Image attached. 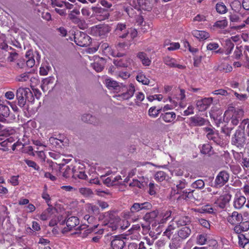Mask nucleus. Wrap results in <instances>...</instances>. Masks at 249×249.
<instances>
[{
    "instance_id": "nucleus-1",
    "label": "nucleus",
    "mask_w": 249,
    "mask_h": 249,
    "mask_svg": "<svg viewBox=\"0 0 249 249\" xmlns=\"http://www.w3.org/2000/svg\"><path fill=\"white\" fill-rule=\"evenodd\" d=\"M16 98L18 104L20 107H24L27 101L33 103L35 100L33 94L28 88H19L17 90Z\"/></svg>"
},
{
    "instance_id": "nucleus-2",
    "label": "nucleus",
    "mask_w": 249,
    "mask_h": 249,
    "mask_svg": "<svg viewBox=\"0 0 249 249\" xmlns=\"http://www.w3.org/2000/svg\"><path fill=\"white\" fill-rule=\"evenodd\" d=\"M246 143V137L245 136V128L241 127V124L236 130L231 139V144L236 146L239 149L244 148Z\"/></svg>"
},
{
    "instance_id": "nucleus-3",
    "label": "nucleus",
    "mask_w": 249,
    "mask_h": 249,
    "mask_svg": "<svg viewBox=\"0 0 249 249\" xmlns=\"http://www.w3.org/2000/svg\"><path fill=\"white\" fill-rule=\"evenodd\" d=\"M152 208V204L148 201L142 203H134L130 208L128 216H132L136 213H145L146 211L151 210Z\"/></svg>"
},
{
    "instance_id": "nucleus-4",
    "label": "nucleus",
    "mask_w": 249,
    "mask_h": 249,
    "mask_svg": "<svg viewBox=\"0 0 249 249\" xmlns=\"http://www.w3.org/2000/svg\"><path fill=\"white\" fill-rule=\"evenodd\" d=\"M230 175L227 172H220L215 178L214 187L217 188L222 187L228 181Z\"/></svg>"
},
{
    "instance_id": "nucleus-5",
    "label": "nucleus",
    "mask_w": 249,
    "mask_h": 249,
    "mask_svg": "<svg viewBox=\"0 0 249 249\" xmlns=\"http://www.w3.org/2000/svg\"><path fill=\"white\" fill-rule=\"evenodd\" d=\"M249 230V218L244 216L237 224L234 226L233 230L236 234L247 231Z\"/></svg>"
},
{
    "instance_id": "nucleus-6",
    "label": "nucleus",
    "mask_w": 249,
    "mask_h": 249,
    "mask_svg": "<svg viewBox=\"0 0 249 249\" xmlns=\"http://www.w3.org/2000/svg\"><path fill=\"white\" fill-rule=\"evenodd\" d=\"M79 224V220L76 216L67 217L66 221V227H64L62 230V233L65 234L71 231L76 226Z\"/></svg>"
},
{
    "instance_id": "nucleus-7",
    "label": "nucleus",
    "mask_w": 249,
    "mask_h": 249,
    "mask_svg": "<svg viewBox=\"0 0 249 249\" xmlns=\"http://www.w3.org/2000/svg\"><path fill=\"white\" fill-rule=\"evenodd\" d=\"M231 195L229 193L221 195L215 201L216 204L221 209H224L230 202Z\"/></svg>"
},
{
    "instance_id": "nucleus-8",
    "label": "nucleus",
    "mask_w": 249,
    "mask_h": 249,
    "mask_svg": "<svg viewBox=\"0 0 249 249\" xmlns=\"http://www.w3.org/2000/svg\"><path fill=\"white\" fill-rule=\"evenodd\" d=\"M213 98L212 97L204 98L196 102V106L199 111L206 110L212 104Z\"/></svg>"
},
{
    "instance_id": "nucleus-9",
    "label": "nucleus",
    "mask_w": 249,
    "mask_h": 249,
    "mask_svg": "<svg viewBox=\"0 0 249 249\" xmlns=\"http://www.w3.org/2000/svg\"><path fill=\"white\" fill-rule=\"evenodd\" d=\"M189 120V125L193 127L201 126L209 123L208 120L198 115L190 117Z\"/></svg>"
},
{
    "instance_id": "nucleus-10",
    "label": "nucleus",
    "mask_w": 249,
    "mask_h": 249,
    "mask_svg": "<svg viewBox=\"0 0 249 249\" xmlns=\"http://www.w3.org/2000/svg\"><path fill=\"white\" fill-rule=\"evenodd\" d=\"M106 84L108 89H113L117 92L125 90L124 89H125V86L123 84L119 85L118 82L111 79H107Z\"/></svg>"
},
{
    "instance_id": "nucleus-11",
    "label": "nucleus",
    "mask_w": 249,
    "mask_h": 249,
    "mask_svg": "<svg viewBox=\"0 0 249 249\" xmlns=\"http://www.w3.org/2000/svg\"><path fill=\"white\" fill-rule=\"evenodd\" d=\"M90 37L86 34L82 33L80 35H76L74 36V42L78 46L81 47L87 46L88 45Z\"/></svg>"
},
{
    "instance_id": "nucleus-12",
    "label": "nucleus",
    "mask_w": 249,
    "mask_h": 249,
    "mask_svg": "<svg viewBox=\"0 0 249 249\" xmlns=\"http://www.w3.org/2000/svg\"><path fill=\"white\" fill-rule=\"evenodd\" d=\"M124 89L125 90L121 91L122 93L117 96L123 100H128L133 96L135 91V87L133 84H131L128 87L125 86ZM119 92L118 91V92Z\"/></svg>"
},
{
    "instance_id": "nucleus-13",
    "label": "nucleus",
    "mask_w": 249,
    "mask_h": 249,
    "mask_svg": "<svg viewBox=\"0 0 249 249\" xmlns=\"http://www.w3.org/2000/svg\"><path fill=\"white\" fill-rule=\"evenodd\" d=\"M115 34L120 38H125L129 33L125 24L119 23L116 25Z\"/></svg>"
},
{
    "instance_id": "nucleus-14",
    "label": "nucleus",
    "mask_w": 249,
    "mask_h": 249,
    "mask_svg": "<svg viewBox=\"0 0 249 249\" xmlns=\"http://www.w3.org/2000/svg\"><path fill=\"white\" fill-rule=\"evenodd\" d=\"M244 216H243L241 213H239L236 211H234L231 213V215L227 217V221L232 225H236L237 224Z\"/></svg>"
},
{
    "instance_id": "nucleus-15",
    "label": "nucleus",
    "mask_w": 249,
    "mask_h": 249,
    "mask_svg": "<svg viewBox=\"0 0 249 249\" xmlns=\"http://www.w3.org/2000/svg\"><path fill=\"white\" fill-rule=\"evenodd\" d=\"M96 61L91 64V67L98 72H101L104 68L106 63V60L102 57H96Z\"/></svg>"
},
{
    "instance_id": "nucleus-16",
    "label": "nucleus",
    "mask_w": 249,
    "mask_h": 249,
    "mask_svg": "<svg viewBox=\"0 0 249 249\" xmlns=\"http://www.w3.org/2000/svg\"><path fill=\"white\" fill-rule=\"evenodd\" d=\"M176 115L174 112H167L164 113H161L160 118L156 121L157 124L161 123L160 119H162L166 123H171L176 118Z\"/></svg>"
},
{
    "instance_id": "nucleus-17",
    "label": "nucleus",
    "mask_w": 249,
    "mask_h": 249,
    "mask_svg": "<svg viewBox=\"0 0 249 249\" xmlns=\"http://www.w3.org/2000/svg\"><path fill=\"white\" fill-rule=\"evenodd\" d=\"M238 234L239 246L244 249H249V234L241 233Z\"/></svg>"
},
{
    "instance_id": "nucleus-18",
    "label": "nucleus",
    "mask_w": 249,
    "mask_h": 249,
    "mask_svg": "<svg viewBox=\"0 0 249 249\" xmlns=\"http://www.w3.org/2000/svg\"><path fill=\"white\" fill-rule=\"evenodd\" d=\"M80 11L77 9H74L68 14V18L73 23L77 24L78 27H80V24H82V20L80 19L75 15H79Z\"/></svg>"
},
{
    "instance_id": "nucleus-19",
    "label": "nucleus",
    "mask_w": 249,
    "mask_h": 249,
    "mask_svg": "<svg viewBox=\"0 0 249 249\" xmlns=\"http://www.w3.org/2000/svg\"><path fill=\"white\" fill-rule=\"evenodd\" d=\"M125 244L124 240L117 236L111 241L110 245L112 249H123Z\"/></svg>"
},
{
    "instance_id": "nucleus-20",
    "label": "nucleus",
    "mask_w": 249,
    "mask_h": 249,
    "mask_svg": "<svg viewBox=\"0 0 249 249\" xmlns=\"http://www.w3.org/2000/svg\"><path fill=\"white\" fill-rule=\"evenodd\" d=\"M229 112L232 113V116H235L240 120H241V118L243 116L244 113V111L242 109L235 108L233 107H229L228 110L225 111L224 114H227Z\"/></svg>"
},
{
    "instance_id": "nucleus-21",
    "label": "nucleus",
    "mask_w": 249,
    "mask_h": 249,
    "mask_svg": "<svg viewBox=\"0 0 249 249\" xmlns=\"http://www.w3.org/2000/svg\"><path fill=\"white\" fill-rule=\"evenodd\" d=\"M246 198L242 196H235L233 201V207L236 209H241L245 204Z\"/></svg>"
},
{
    "instance_id": "nucleus-22",
    "label": "nucleus",
    "mask_w": 249,
    "mask_h": 249,
    "mask_svg": "<svg viewBox=\"0 0 249 249\" xmlns=\"http://www.w3.org/2000/svg\"><path fill=\"white\" fill-rule=\"evenodd\" d=\"M137 57L141 60L143 65L149 66L151 65V60L148 57L147 54L143 52L137 53Z\"/></svg>"
},
{
    "instance_id": "nucleus-23",
    "label": "nucleus",
    "mask_w": 249,
    "mask_h": 249,
    "mask_svg": "<svg viewBox=\"0 0 249 249\" xmlns=\"http://www.w3.org/2000/svg\"><path fill=\"white\" fill-rule=\"evenodd\" d=\"M187 185L185 179L180 180L179 181L178 183L177 184V190L172 189L171 194L175 195V194H179L180 196L182 194V190Z\"/></svg>"
},
{
    "instance_id": "nucleus-24",
    "label": "nucleus",
    "mask_w": 249,
    "mask_h": 249,
    "mask_svg": "<svg viewBox=\"0 0 249 249\" xmlns=\"http://www.w3.org/2000/svg\"><path fill=\"white\" fill-rule=\"evenodd\" d=\"M159 214L158 210H154L150 212L146 213L143 217V219L147 223H150L157 217Z\"/></svg>"
},
{
    "instance_id": "nucleus-25",
    "label": "nucleus",
    "mask_w": 249,
    "mask_h": 249,
    "mask_svg": "<svg viewBox=\"0 0 249 249\" xmlns=\"http://www.w3.org/2000/svg\"><path fill=\"white\" fill-rule=\"evenodd\" d=\"M192 34L194 37L199 40L206 39L210 36L209 34L204 31L195 30L192 31Z\"/></svg>"
},
{
    "instance_id": "nucleus-26",
    "label": "nucleus",
    "mask_w": 249,
    "mask_h": 249,
    "mask_svg": "<svg viewBox=\"0 0 249 249\" xmlns=\"http://www.w3.org/2000/svg\"><path fill=\"white\" fill-rule=\"evenodd\" d=\"M191 230L189 226H185L182 227L178 231V235L182 239L187 238L190 235Z\"/></svg>"
},
{
    "instance_id": "nucleus-27",
    "label": "nucleus",
    "mask_w": 249,
    "mask_h": 249,
    "mask_svg": "<svg viewBox=\"0 0 249 249\" xmlns=\"http://www.w3.org/2000/svg\"><path fill=\"white\" fill-rule=\"evenodd\" d=\"M215 71H220L221 72H231L232 70L231 65L227 63H221L218 66H216L213 68Z\"/></svg>"
},
{
    "instance_id": "nucleus-28",
    "label": "nucleus",
    "mask_w": 249,
    "mask_h": 249,
    "mask_svg": "<svg viewBox=\"0 0 249 249\" xmlns=\"http://www.w3.org/2000/svg\"><path fill=\"white\" fill-rule=\"evenodd\" d=\"M140 8L143 10L150 11L152 10V6L150 0H137Z\"/></svg>"
},
{
    "instance_id": "nucleus-29",
    "label": "nucleus",
    "mask_w": 249,
    "mask_h": 249,
    "mask_svg": "<svg viewBox=\"0 0 249 249\" xmlns=\"http://www.w3.org/2000/svg\"><path fill=\"white\" fill-rule=\"evenodd\" d=\"M176 222L178 227L188 226L191 222V219L188 216H181Z\"/></svg>"
},
{
    "instance_id": "nucleus-30",
    "label": "nucleus",
    "mask_w": 249,
    "mask_h": 249,
    "mask_svg": "<svg viewBox=\"0 0 249 249\" xmlns=\"http://www.w3.org/2000/svg\"><path fill=\"white\" fill-rule=\"evenodd\" d=\"M62 136L60 135L59 137V138H56L54 137H51L50 138L49 141V142L55 146V147H57L58 148H61L62 146L64 145L63 144V140L61 139Z\"/></svg>"
},
{
    "instance_id": "nucleus-31",
    "label": "nucleus",
    "mask_w": 249,
    "mask_h": 249,
    "mask_svg": "<svg viewBox=\"0 0 249 249\" xmlns=\"http://www.w3.org/2000/svg\"><path fill=\"white\" fill-rule=\"evenodd\" d=\"M222 112L221 110H217L216 111L211 110L210 112V116L211 118L213 119L215 121V123L217 124H220L222 122Z\"/></svg>"
},
{
    "instance_id": "nucleus-32",
    "label": "nucleus",
    "mask_w": 249,
    "mask_h": 249,
    "mask_svg": "<svg viewBox=\"0 0 249 249\" xmlns=\"http://www.w3.org/2000/svg\"><path fill=\"white\" fill-rule=\"evenodd\" d=\"M110 27L107 25H100L97 27V33L99 36L103 37L110 31Z\"/></svg>"
},
{
    "instance_id": "nucleus-33",
    "label": "nucleus",
    "mask_w": 249,
    "mask_h": 249,
    "mask_svg": "<svg viewBox=\"0 0 249 249\" xmlns=\"http://www.w3.org/2000/svg\"><path fill=\"white\" fill-rule=\"evenodd\" d=\"M195 190H192L191 189H185L182 191V194L181 195L182 198L184 199L192 200L195 199V198L194 196L193 193Z\"/></svg>"
},
{
    "instance_id": "nucleus-34",
    "label": "nucleus",
    "mask_w": 249,
    "mask_h": 249,
    "mask_svg": "<svg viewBox=\"0 0 249 249\" xmlns=\"http://www.w3.org/2000/svg\"><path fill=\"white\" fill-rule=\"evenodd\" d=\"M113 64L117 68H125L127 67V61L126 59L117 58L113 60Z\"/></svg>"
},
{
    "instance_id": "nucleus-35",
    "label": "nucleus",
    "mask_w": 249,
    "mask_h": 249,
    "mask_svg": "<svg viewBox=\"0 0 249 249\" xmlns=\"http://www.w3.org/2000/svg\"><path fill=\"white\" fill-rule=\"evenodd\" d=\"M10 114V109L8 106L0 104V117L7 118Z\"/></svg>"
},
{
    "instance_id": "nucleus-36",
    "label": "nucleus",
    "mask_w": 249,
    "mask_h": 249,
    "mask_svg": "<svg viewBox=\"0 0 249 249\" xmlns=\"http://www.w3.org/2000/svg\"><path fill=\"white\" fill-rule=\"evenodd\" d=\"M29 79L32 81V77H30V72L23 73L16 77V80L18 82H26Z\"/></svg>"
},
{
    "instance_id": "nucleus-37",
    "label": "nucleus",
    "mask_w": 249,
    "mask_h": 249,
    "mask_svg": "<svg viewBox=\"0 0 249 249\" xmlns=\"http://www.w3.org/2000/svg\"><path fill=\"white\" fill-rule=\"evenodd\" d=\"M129 185L131 187H137L140 189H143L147 185V182L145 181H141L137 179H133V181L130 183Z\"/></svg>"
},
{
    "instance_id": "nucleus-38",
    "label": "nucleus",
    "mask_w": 249,
    "mask_h": 249,
    "mask_svg": "<svg viewBox=\"0 0 249 249\" xmlns=\"http://www.w3.org/2000/svg\"><path fill=\"white\" fill-rule=\"evenodd\" d=\"M207 138L209 140H212L216 144H219L221 140L218 136V134L214 131L209 134H206Z\"/></svg>"
},
{
    "instance_id": "nucleus-39",
    "label": "nucleus",
    "mask_w": 249,
    "mask_h": 249,
    "mask_svg": "<svg viewBox=\"0 0 249 249\" xmlns=\"http://www.w3.org/2000/svg\"><path fill=\"white\" fill-rule=\"evenodd\" d=\"M234 46V43L229 39H227L225 41V53L227 55L229 54L232 50L233 49Z\"/></svg>"
},
{
    "instance_id": "nucleus-40",
    "label": "nucleus",
    "mask_w": 249,
    "mask_h": 249,
    "mask_svg": "<svg viewBox=\"0 0 249 249\" xmlns=\"http://www.w3.org/2000/svg\"><path fill=\"white\" fill-rule=\"evenodd\" d=\"M228 26V21L226 19L221 20H218L214 23L213 26L214 27L223 29Z\"/></svg>"
},
{
    "instance_id": "nucleus-41",
    "label": "nucleus",
    "mask_w": 249,
    "mask_h": 249,
    "mask_svg": "<svg viewBox=\"0 0 249 249\" xmlns=\"http://www.w3.org/2000/svg\"><path fill=\"white\" fill-rule=\"evenodd\" d=\"M215 8L216 11L220 14H225L227 12V8L223 2L217 3Z\"/></svg>"
},
{
    "instance_id": "nucleus-42",
    "label": "nucleus",
    "mask_w": 249,
    "mask_h": 249,
    "mask_svg": "<svg viewBox=\"0 0 249 249\" xmlns=\"http://www.w3.org/2000/svg\"><path fill=\"white\" fill-rule=\"evenodd\" d=\"M163 62L166 65L173 68L175 66L176 60L175 59L167 56L164 57Z\"/></svg>"
},
{
    "instance_id": "nucleus-43",
    "label": "nucleus",
    "mask_w": 249,
    "mask_h": 249,
    "mask_svg": "<svg viewBox=\"0 0 249 249\" xmlns=\"http://www.w3.org/2000/svg\"><path fill=\"white\" fill-rule=\"evenodd\" d=\"M9 55L7 58L8 62H14L18 57V54L16 52H9Z\"/></svg>"
},
{
    "instance_id": "nucleus-44",
    "label": "nucleus",
    "mask_w": 249,
    "mask_h": 249,
    "mask_svg": "<svg viewBox=\"0 0 249 249\" xmlns=\"http://www.w3.org/2000/svg\"><path fill=\"white\" fill-rule=\"evenodd\" d=\"M246 126V132L247 136L248 137V141L249 143V119H246L243 120L241 123V127L245 129Z\"/></svg>"
},
{
    "instance_id": "nucleus-45",
    "label": "nucleus",
    "mask_w": 249,
    "mask_h": 249,
    "mask_svg": "<svg viewBox=\"0 0 249 249\" xmlns=\"http://www.w3.org/2000/svg\"><path fill=\"white\" fill-rule=\"evenodd\" d=\"M155 179L157 181L161 182L164 180L166 178V174L163 171H158L155 175Z\"/></svg>"
},
{
    "instance_id": "nucleus-46",
    "label": "nucleus",
    "mask_w": 249,
    "mask_h": 249,
    "mask_svg": "<svg viewBox=\"0 0 249 249\" xmlns=\"http://www.w3.org/2000/svg\"><path fill=\"white\" fill-rule=\"evenodd\" d=\"M136 79L138 82H141L144 85H148L149 83V80L142 74L138 75Z\"/></svg>"
},
{
    "instance_id": "nucleus-47",
    "label": "nucleus",
    "mask_w": 249,
    "mask_h": 249,
    "mask_svg": "<svg viewBox=\"0 0 249 249\" xmlns=\"http://www.w3.org/2000/svg\"><path fill=\"white\" fill-rule=\"evenodd\" d=\"M73 172L74 170L73 169H71L69 166H67L64 172L63 173V176L66 178H70L71 175L73 177Z\"/></svg>"
},
{
    "instance_id": "nucleus-48",
    "label": "nucleus",
    "mask_w": 249,
    "mask_h": 249,
    "mask_svg": "<svg viewBox=\"0 0 249 249\" xmlns=\"http://www.w3.org/2000/svg\"><path fill=\"white\" fill-rule=\"evenodd\" d=\"M204 182L202 179L196 180L192 185L193 188L196 189H202L204 187Z\"/></svg>"
},
{
    "instance_id": "nucleus-49",
    "label": "nucleus",
    "mask_w": 249,
    "mask_h": 249,
    "mask_svg": "<svg viewBox=\"0 0 249 249\" xmlns=\"http://www.w3.org/2000/svg\"><path fill=\"white\" fill-rule=\"evenodd\" d=\"M25 162L28 166L33 168L36 170H40V168L39 166L35 161L31 160H25Z\"/></svg>"
},
{
    "instance_id": "nucleus-50",
    "label": "nucleus",
    "mask_w": 249,
    "mask_h": 249,
    "mask_svg": "<svg viewBox=\"0 0 249 249\" xmlns=\"http://www.w3.org/2000/svg\"><path fill=\"white\" fill-rule=\"evenodd\" d=\"M73 177L75 178L76 177H78L80 179H86L87 178V175L84 172L80 171L77 172L76 171H74L73 174Z\"/></svg>"
},
{
    "instance_id": "nucleus-51",
    "label": "nucleus",
    "mask_w": 249,
    "mask_h": 249,
    "mask_svg": "<svg viewBox=\"0 0 249 249\" xmlns=\"http://www.w3.org/2000/svg\"><path fill=\"white\" fill-rule=\"evenodd\" d=\"M212 148V146L209 144H204L200 150L201 153L203 154H209Z\"/></svg>"
},
{
    "instance_id": "nucleus-52",
    "label": "nucleus",
    "mask_w": 249,
    "mask_h": 249,
    "mask_svg": "<svg viewBox=\"0 0 249 249\" xmlns=\"http://www.w3.org/2000/svg\"><path fill=\"white\" fill-rule=\"evenodd\" d=\"M156 107H153L149 108L148 111V114L150 116L153 118H156V117L158 116L161 109H157L156 112L154 113V111H155V109H156Z\"/></svg>"
},
{
    "instance_id": "nucleus-53",
    "label": "nucleus",
    "mask_w": 249,
    "mask_h": 249,
    "mask_svg": "<svg viewBox=\"0 0 249 249\" xmlns=\"http://www.w3.org/2000/svg\"><path fill=\"white\" fill-rule=\"evenodd\" d=\"M201 213H213V209L211 205H206L201 208Z\"/></svg>"
},
{
    "instance_id": "nucleus-54",
    "label": "nucleus",
    "mask_w": 249,
    "mask_h": 249,
    "mask_svg": "<svg viewBox=\"0 0 249 249\" xmlns=\"http://www.w3.org/2000/svg\"><path fill=\"white\" fill-rule=\"evenodd\" d=\"M207 241V236L205 234H200L197 237V242L198 244L203 245Z\"/></svg>"
},
{
    "instance_id": "nucleus-55",
    "label": "nucleus",
    "mask_w": 249,
    "mask_h": 249,
    "mask_svg": "<svg viewBox=\"0 0 249 249\" xmlns=\"http://www.w3.org/2000/svg\"><path fill=\"white\" fill-rule=\"evenodd\" d=\"M79 192L81 194H82L85 196H89L92 194V192L90 189L86 188H80Z\"/></svg>"
},
{
    "instance_id": "nucleus-56",
    "label": "nucleus",
    "mask_w": 249,
    "mask_h": 249,
    "mask_svg": "<svg viewBox=\"0 0 249 249\" xmlns=\"http://www.w3.org/2000/svg\"><path fill=\"white\" fill-rule=\"evenodd\" d=\"M212 93L215 95H221L224 96H227L228 94H231V93H229L227 90L224 89H218L215 90L213 91Z\"/></svg>"
},
{
    "instance_id": "nucleus-57",
    "label": "nucleus",
    "mask_w": 249,
    "mask_h": 249,
    "mask_svg": "<svg viewBox=\"0 0 249 249\" xmlns=\"http://www.w3.org/2000/svg\"><path fill=\"white\" fill-rule=\"evenodd\" d=\"M229 18L231 22H239L241 21L239 16L235 14H231Z\"/></svg>"
},
{
    "instance_id": "nucleus-58",
    "label": "nucleus",
    "mask_w": 249,
    "mask_h": 249,
    "mask_svg": "<svg viewBox=\"0 0 249 249\" xmlns=\"http://www.w3.org/2000/svg\"><path fill=\"white\" fill-rule=\"evenodd\" d=\"M64 1L60 0H51V4L53 7L57 6L62 7L64 6Z\"/></svg>"
},
{
    "instance_id": "nucleus-59",
    "label": "nucleus",
    "mask_w": 249,
    "mask_h": 249,
    "mask_svg": "<svg viewBox=\"0 0 249 249\" xmlns=\"http://www.w3.org/2000/svg\"><path fill=\"white\" fill-rule=\"evenodd\" d=\"M198 221L199 223L203 227L207 229H210V224L207 220L201 218L198 220Z\"/></svg>"
},
{
    "instance_id": "nucleus-60",
    "label": "nucleus",
    "mask_w": 249,
    "mask_h": 249,
    "mask_svg": "<svg viewBox=\"0 0 249 249\" xmlns=\"http://www.w3.org/2000/svg\"><path fill=\"white\" fill-rule=\"evenodd\" d=\"M179 47H180V45L178 43H177V42L172 43L170 44V46L167 48V50L170 51H174V50L179 49Z\"/></svg>"
},
{
    "instance_id": "nucleus-61",
    "label": "nucleus",
    "mask_w": 249,
    "mask_h": 249,
    "mask_svg": "<svg viewBox=\"0 0 249 249\" xmlns=\"http://www.w3.org/2000/svg\"><path fill=\"white\" fill-rule=\"evenodd\" d=\"M219 47V45L217 43L213 42L210 43L207 45V49L208 50L213 51L217 49Z\"/></svg>"
},
{
    "instance_id": "nucleus-62",
    "label": "nucleus",
    "mask_w": 249,
    "mask_h": 249,
    "mask_svg": "<svg viewBox=\"0 0 249 249\" xmlns=\"http://www.w3.org/2000/svg\"><path fill=\"white\" fill-rule=\"evenodd\" d=\"M18 176H13L10 179V183L13 186H17L18 184Z\"/></svg>"
},
{
    "instance_id": "nucleus-63",
    "label": "nucleus",
    "mask_w": 249,
    "mask_h": 249,
    "mask_svg": "<svg viewBox=\"0 0 249 249\" xmlns=\"http://www.w3.org/2000/svg\"><path fill=\"white\" fill-rule=\"evenodd\" d=\"M35 64V61L33 58V56H31V58H29L26 61V65L29 68H32Z\"/></svg>"
},
{
    "instance_id": "nucleus-64",
    "label": "nucleus",
    "mask_w": 249,
    "mask_h": 249,
    "mask_svg": "<svg viewBox=\"0 0 249 249\" xmlns=\"http://www.w3.org/2000/svg\"><path fill=\"white\" fill-rule=\"evenodd\" d=\"M179 247V244L178 242H176L175 240H172L169 244V248L170 249H177Z\"/></svg>"
}]
</instances>
